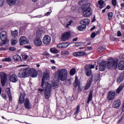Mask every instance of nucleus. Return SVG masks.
Wrapping results in <instances>:
<instances>
[{"label": "nucleus", "mask_w": 124, "mask_h": 124, "mask_svg": "<svg viewBox=\"0 0 124 124\" xmlns=\"http://www.w3.org/2000/svg\"><path fill=\"white\" fill-rule=\"evenodd\" d=\"M1 97L2 98H3L5 100H6L7 99V97L6 96V95L4 93H2Z\"/></svg>", "instance_id": "8fccbe9b"}, {"label": "nucleus", "mask_w": 124, "mask_h": 124, "mask_svg": "<svg viewBox=\"0 0 124 124\" xmlns=\"http://www.w3.org/2000/svg\"><path fill=\"white\" fill-rule=\"evenodd\" d=\"M93 100V91H90L87 100V104H89Z\"/></svg>", "instance_id": "cd10ccee"}, {"label": "nucleus", "mask_w": 124, "mask_h": 124, "mask_svg": "<svg viewBox=\"0 0 124 124\" xmlns=\"http://www.w3.org/2000/svg\"><path fill=\"white\" fill-rule=\"evenodd\" d=\"M70 37V32H65L63 33L61 36L62 41H66Z\"/></svg>", "instance_id": "1a4fd4ad"}, {"label": "nucleus", "mask_w": 124, "mask_h": 124, "mask_svg": "<svg viewBox=\"0 0 124 124\" xmlns=\"http://www.w3.org/2000/svg\"><path fill=\"white\" fill-rule=\"evenodd\" d=\"M94 68V65H86L85 66V73L86 76L90 77L92 75L91 69Z\"/></svg>", "instance_id": "423d86ee"}, {"label": "nucleus", "mask_w": 124, "mask_h": 124, "mask_svg": "<svg viewBox=\"0 0 124 124\" xmlns=\"http://www.w3.org/2000/svg\"><path fill=\"white\" fill-rule=\"evenodd\" d=\"M124 84L122 83L120 86L117 88L116 90V93H121V92H122L124 89Z\"/></svg>", "instance_id": "bb28decb"}, {"label": "nucleus", "mask_w": 124, "mask_h": 124, "mask_svg": "<svg viewBox=\"0 0 124 124\" xmlns=\"http://www.w3.org/2000/svg\"><path fill=\"white\" fill-rule=\"evenodd\" d=\"M106 63L107 62L106 61L102 62L100 63L99 68L100 71H104L105 70V68H106Z\"/></svg>", "instance_id": "2eb2a0df"}, {"label": "nucleus", "mask_w": 124, "mask_h": 124, "mask_svg": "<svg viewBox=\"0 0 124 124\" xmlns=\"http://www.w3.org/2000/svg\"><path fill=\"white\" fill-rule=\"evenodd\" d=\"M11 43L12 45H16L18 43V40H12Z\"/></svg>", "instance_id": "ea45409f"}, {"label": "nucleus", "mask_w": 124, "mask_h": 124, "mask_svg": "<svg viewBox=\"0 0 124 124\" xmlns=\"http://www.w3.org/2000/svg\"><path fill=\"white\" fill-rule=\"evenodd\" d=\"M14 60L16 62H21V61H22L21 57L18 55H16L14 56Z\"/></svg>", "instance_id": "c85d7f7f"}, {"label": "nucleus", "mask_w": 124, "mask_h": 124, "mask_svg": "<svg viewBox=\"0 0 124 124\" xmlns=\"http://www.w3.org/2000/svg\"><path fill=\"white\" fill-rule=\"evenodd\" d=\"M24 106L26 109H31V104L30 103L29 99H26Z\"/></svg>", "instance_id": "aec40b11"}, {"label": "nucleus", "mask_w": 124, "mask_h": 124, "mask_svg": "<svg viewBox=\"0 0 124 124\" xmlns=\"http://www.w3.org/2000/svg\"><path fill=\"white\" fill-rule=\"evenodd\" d=\"M50 14H51V12H48L46 14V16H48L49 15H50Z\"/></svg>", "instance_id": "bf43d9fd"}, {"label": "nucleus", "mask_w": 124, "mask_h": 124, "mask_svg": "<svg viewBox=\"0 0 124 124\" xmlns=\"http://www.w3.org/2000/svg\"><path fill=\"white\" fill-rule=\"evenodd\" d=\"M44 34H45V31L42 30H38L36 32V37H39V38H40V37L43 36Z\"/></svg>", "instance_id": "4be33fe9"}, {"label": "nucleus", "mask_w": 124, "mask_h": 124, "mask_svg": "<svg viewBox=\"0 0 124 124\" xmlns=\"http://www.w3.org/2000/svg\"><path fill=\"white\" fill-rule=\"evenodd\" d=\"M0 78L1 85L2 87H4L5 86V83H6V80H7V75L4 72H0Z\"/></svg>", "instance_id": "0eeeda50"}, {"label": "nucleus", "mask_w": 124, "mask_h": 124, "mask_svg": "<svg viewBox=\"0 0 124 124\" xmlns=\"http://www.w3.org/2000/svg\"><path fill=\"white\" fill-rule=\"evenodd\" d=\"M10 50L11 51H16V48L14 47H11L10 48Z\"/></svg>", "instance_id": "4d7b16f0"}, {"label": "nucleus", "mask_w": 124, "mask_h": 124, "mask_svg": "<svg viewBox=\"0 0 124 124\" xmlns=\"http://www.w3.org/2000/svg\"><path fill=\"white\" fill-rule=\"evenodd\" d=\"M86 25L82 24L81 25L78 26V31H85V30H86Z\"/></svg>", "instance_id": "2f4dec72"}, {"label": "nucleus", "mask_w": 124, "mask_h": 124, "mask_svg": "<svg viewBox=\"0 0 124 124\" xmlns=\"http://www.w3.org/2000/svg\"><path fill=\"white\" fill-rule=\"evenodd\" d=\"M93 81L92 79H89L87 81V84L86 86L84 87V90H89L90 87H91V85H92Z\"/></svg>", "instance_id": "b1692460"}, {"label": "nucleus", "mask_w": 124, "mask_h": 124, "mask_svg": "<svg viewBox=\"0 0 124 124\" xmlns=\"http://www.w3.org/2000/svg\"><path fill=\"white\" fill-rule=\"evenodd\" d=\"M50 62L52 63H55V60H50Z\"/></svg>", "instance_id": "e2e57ef3"}, {"label": "nucleus", "mask_w": 124, "mask_h": 124, "mask_svg": "<svg viewBox=\"0 0 124 124\" xmlns=\"http://www.w3.org/2000/svg\"><path fill=\"white\" fill-rule=\"evenodd\" d=\"M0 39L4 44L8 43L9 41L7 39V32L2 31L0 33Z\"/></svg>", "instance_id": "39448f33"}, {"label": "nucleus", "mask_w": 124, "mask_h": 124, "mask_svg": "<svg viewBox=\"0 0 124 124\" xmlns=\"http://www.w3.org/2000/svg\"><path fill=\"white\" fill-rule=\"evenodd\" d=\"M105 49H106V47H105V46H100L98 48L99 52H103Z\"/></svg>", "instance_id": "58836bf2"}, {"label": "nucleus", "mask_w": 124, "mask_h": 124, "mask_svg": "<svg viewBox=\"0 0 124 124\" xmlns=\"http://www.w3.org/2000/svg\"><path fill=\"white\" fill-rule=\"evenodd\" d=\"M123 79H124V77L122 75H121L117 79V82L118 83H121V82L123 81Z\"/></svg>", "instance_id": "c9c22d12"}, {"label": "nucleus", "mask_w": 124, "mask_h": 124, "mask_svg": "<svg viewBox=\"0 0 124 124\" xmlns=\"http://www.w3.org/2000/svg\"><path fill=\"white\" fill-rule=\"evenodd\" d=\"M7 1L9 5L11 6L12 5H14V4L16 3L17 0H7Z\"/></svg>", "instance_id": "c756f323"}, {"label": "nucleus", "mask_w": 124, "mask_h": 124, "mask_svg": "<svg viewBox=\"0 0 124 124\" xmlns=\"http://www.w3.org/2000/svg\"><path fill=\"white\" fill-rule=\"evenodd\" d=\"M62 54H63V55H69V52H68L66 50H65L62 52Z\"/></svg>", "instance_id": "3c124183"}, {"label": "nucleus", "mask_w": 124, "mask_h": 124, "mask_svg": "<svg viewBox=\"0 0 124 124\" xmlns=\"http://www.w3.org/2000/svg\"><path fill=\"white\" fill-rule=\"evenodd\" d=\"M112 106L113 108H118L121 106V100H116L114 101L113 103Z\"/></svg>", "instance_id": "412c9836"}, {"label": "nucleus", "mask_w": 124, "mask_h": 124, "mask_svg": "<svg viewBox=\"0 0 124 124\" xmlns=\"http://www.w3.org/2000/svg\"><path fill=\"white\" fill-rule=\"evenodd\" d=\"M43 43L45 45H49L51 43V37L49 35H46L43 38Z\"/></svg>", "instance_id": "9d476101"}, {"label": "nucleus", "mask_w": 124, "mask_h": 124, "mask_svg": "<svg viewBox=\"0 0 124 124\" xmlns=\"http://www.w3.org/2000/svg\"><path fill=\"white\" fill-rule=\"evenodd\" d=\"M25 47H26L27 49H31V46H25Z\"/></svg>", "instance_id": "13d9d810"}, {"label": "nucleus", "mask_w": 124, "mask_h": 124, "mask_svg": "<svg viewBox=\"0 0 124 124\" xmlns=\"http://www.w3.org/2000/svg\"><path fill=\"white\" fill-rule=\"evenodd\" d=\"M108 20H112V18H113V13H108Z\"/></svg>", "instance_id": "a19ab883"}, {"label": "nucleus", "mask_w": 124, "mask_h": 124, "mask_svg": "<svg viewBox=\"0 0 124 124\" xmlns=\"http://www.w3.org/2000/svg\"><path fill=\"white\" fill-rule=\"evenodd\" d=\"M31 77L32 78H35L37 76V71L34 69L30 68V75Z\"/></svg>", "instance_id": "f3484780"}, {"label": "nucleus", "mask_w": 124, "mask_h": 124, "mask_svg": "<svg viewBox=\"0 0 124 124\" xmlns=\"http://www.w3.org/2000/svg\"><path fill=\"white\" fill-rule=\"evenodd\" d=\"M22 58L24 59V60H27V59L29 58V56L26 54H24L22 55Z\"/></svg>", "instance_id": "09e8293b"}, {"label": "nucleus", "mask_w": 124, "mask_h": 124, "mask_svg": "<svg viewBox=\"0 0 124 124\" xmlns=\"http://www.w3.org/2000/svg\"><path fill=\"white\" fill-rule=\"evenodd\" d=\"M69 44L68 43H65L62 44V48H66V47H68Z\"/></svg>", "instance_id": "c03bdc74"}, {"label": "nucleus", "mask_w": 124, "mask_h": 124, "mask_svg": "<svg viewBox=\"0 0 124 124\" xmlns=\"http://www.w3.org/2000/svg\"><path fill=\"white\" fill-rule=\"evenodd\" d=\"M80 112V106L78 105L76 108V111L74 113V115H75L76 117L77 116V114Z\"/></svg>", "instance_id": "f704fd0d"}, {"label": "nucleus", "mask_w": 124, "mask_h": 124, "mask_svg": "<svg viewBox=\"0 0 124 124\" xmlns=\"http://www.w3.org/2000/svg\"><path fill=\"white\" fill-rule=\"evenodd\" d=\"M73 55L75 57H81V56L86 55V52L84 51L75 52L73 53Z\"/></svg>", "instance_id": "6ab92c4d"}, {"label": "nucleus", "mask_w": 124, "mask_h": 124, "mask_svg": "<svg viewBox=\"0 0 124 124\" xmlns=\"http://www.w3.org/2000/svg\"><path fill=\"white\" fill-rule=\"evenodd\" d=\"M31 75V68L21 69L19 70L18 77L20 78H27Z\"/></svg>", "instance_id": "7ed1b4c3"}, {"label": "nucleus", "mask_w": 124, "mask_h": 124, "mask_svg": "<svg viewBox=\"0 0 124 124\" xmlns=\"http://www.w3.org/2000/svg\"><path fill=\"white\" fill-rule=\"evenodd\" d=\"M77 40H78V38L77 37L73 39V41H77Z\"/></svg>", "instance_id": "680f3d73"}, {"label": "nucleus", "mask_w": 124, "mask_h": 124, "mask_svg": "<svg viewBox=\"0 0 124 124\" xmlns=\"http://www.w3.org/2000/svg\"><path fill=\"white\" fill-rule=\"evenodd\" d=\"M110 8H111V7L110 6V5H108L107 7H106V9H110Z\"/></svg>", "instance_id": "052dcab7"}, {"label": "nucleus", "mask_w": 124, "mask_h": 124, "mask_svg": "<svg viewBox=\"0 0 124 124\" xmlns=\"http://www.w3.org/2000/svg\"><path fill=\"white\" fill-rule=\"evenodd\" d=\"M33 43L37 47H41V46H42V41L39 37H36L34 39Z\"/></svg>", "instance_id": "9b49d317"}, {"label": "nucleus", "mask_w": 124, "mask_h": 124, "mask_svg": "<svg viewBox=\"0 0 124 124\" xmlns=\"http://www.w3.org/2000/svg\"><path fill=\"white\" fill-rule=\"evenodd\" d=\"M50 78V74L48 73H44L42 79V83L41 85V88L38 89L39 92L40 93L45 92V97L46 99H49L51 96V93H52V88L55 89V88H58L59 87V83L55 82L51 84L52 81L49 82L45 81H48Z\"/></svg>", "instance_id": "f257e3e1"}, {"label": "nucleus", "mask_w": 124, "mask_h": 124, "mask_svg": "<svg viewBox=\"0 0 124 124\" xmlns=\"http://www.w3.org/2000/svg\"><path fill=\"white\" fill-rule=\"evenodd\" d=\"M20 45L21 46L25 45V44H29V40L24 36H21L19 39Z\"/></svg>", "instance_id": "f8f14e48"}, {"label": "nucleus", "mask_w": 124, "mask_h": 124, "mask_svg": "<svg viewBox=\"0 0 124 124\" xmlns=\"http://www.w3.org/2000/svg\"><path fill=\"white\" fill-rule=\"evenodd\" d=\"M10 81L13 83H16L18 82V78L17 75L15 74H13L10 77Z\"/></svg>", "instance_id": "dca6fc26"}, {"label": "nucleus", "mask_w": 124, "mask_h": 124, "mask_svg": "<svg viewBox=\"0 0 124 124\" xmlns=\"http://www.w3.org/2000/svg\"><path fill=\"white\" fill-rule=\"evenodd\" d=\"M73 23V21L72 20H70L69 23L66 25V26H65V28H67L68 29H69L70 27V26H71V24Z\"/></svg>", "instance_id": "37998d69"}, {"label": "nucleus", "mask_w": 124, "mask_h": 124, "mask_svg": "<svg viewBox=\"0 0 124 124\" xmlns=\"http://www.w3.org/2000/svg\"><path fill=\"white\" fill-rule=\"evenodd\" d=\"M115 96H116V92L114 91H110L108 93L107 98L108 100H109V101H111V100H113V99L115 98Z\"/></svg>", "instance_id": "6e6552de"}, {"label": "nucleus", "mask_w": 124, "mask_h": 124, "mask_svg": "<svg viewBox=\"0 0 124 124\" xmlns=\"http://www.w3.org/2000/svg\"><path fill=\"white\" fill-rule=\"evenodd\" d=\"M68 72L66 69L58 70L55 74V77L57 78L58 81H65L67 79Z\"/></svg>", "instance_id": "f03ea898"}, {"label": "nucleus", "mask_w": 124, "mask_h": 124, "mask_svg": "<svg viewBox=\"0 0 124 124\" xmlns=\"http://www.w3.org/2000/svg\"><path fill=\"white\" fill-rule=\"evenodd\" d=\"M8 95L9 96V98L10 100H12V96H11V93H10V89L8 88Z\"/></svg>", "instance_id": "79ce46f5"}, {"label": "nucleus", "mask_w": 124, "mask_h": 124, "mask_svg": "<svg viewBox=\"0 0 124 124\" xmlns=\"http://www.w3.org/2000/svg\"><path fill=\"white\" fill-rule=\"evenodd\" d=\"M96 35V34L94 32V33H93L92 34H91V37L92 38H94L95 37V36Z\"/></svg>", "instance_id": "603ef678"}, {"label": "nucleus", "mask_w": 124, "mask_h": 124, "mask_svg": "<svg viewBox=\"0 0 124 124\" xmlns=\"http://www.w3.org/2000/svg\"><path fill=\"white\" fill-rule=\"evenodd\" d=\"M121 7H124V3H121Z\"/></svg>", "instance_id": "69168bd1"}, {"label": "nucleus", "mask_w": 124, "mask_h": 124, "mask_svg": "<svg viewBox=\"0 0 124 124\" xmlns=\"http://www.w3.org/2000/svg\"><path fill=\"white\" fill-rule=\"evenodd\" d=\"M12 36L15 38L18 37V31H12Z\"/></svg>", "instance_id": "7c9ffc66"}, {"label": "nucleus", "mask_w": 124, "mask_h": 124, "mask_svg": "<svg viewBox=\"0 0 124 124\" xmlns=\"http://www.w3.org/2000/svg\"><path fill=\"white\" fill-rule=\"evenodd\" d=\"M79 84H80V82H79V81L78 80V77H76L74 84V87H75V88L78 87Z\"/></svg>", "instance_id": "473e14b6"}, {"label": "nucleus", "mask_w": 124, "mask_h": 124, "mask_svg": "<svg viewBox=\"0 0 124 124\" xmlns=\"http://www.w3.org/2000/svg\"><path fill=\"white\" fill-rule=\"evenodd\" d=\"M107 67L109 69L117 68L118 67V62L115 61L113 58H109L108 60Z\"/></svg>", "instance_id": "20e7f679"}, {"label": "nucleus", "mask_w": 124, "mask_h": 124, "mask_svg": "<svg viewBox=\"0 0 124 124\" xmlns=\"http://www.w3.org/2000/svg\"><path fill=\"white\" fill-rule=\"evenodd\" d=\"M25 96H26V94H25L24 93H20V96L18 100V101L20 104L24 103V102L25 101Z\"/></svg>", "instance_id": "a211bd4d"}, {"label": "nucleus", "mask_w": 124, "mask_h": 124, "mask_svg": "<svg viewBox=\"0 0 124 124\" xmlns=\"http://www.w3.org/2000/svg\"><path fill=\"white\" fill-rule=\"evenodd\" d=\"M50 51L52 54H57L58 52V49H56L55 47L50 48Z\"/></svg>", "instance_id": "72a5a7b5"}, {"label": "nucleus", "mask_w": 124, "mask_h": 124, "mask_svg": "<svg viewBox=\"0 0 124 124\" xmlns=\"http://www.w3.org/2000/svg\"><path fill=\"white\" fill-rule=\"evenodd\" d=\"M52 69H56V67L55 66H52L51 67Z\"/></svg>", "instance_id": "0e129e2a"}, {"label": "nucleus", "mask_w": 124, "mask_h": 124, "mask_svg": "<svg viewBox=\"0 0 124 124\" xmlns=\"http://www.w3.org/2000/svg\"><path fill=\"white\" fill-rule=\"evenodd\" d=\"M121 29H122V30H124V25H122L121 26Z\"/></svg>", "instance_id": "338daca9"}, {"label": "nucleus", "mask_w": 124, "mask_h": 124, "mask_svg": "<svg viewBox=\"0 0 124 124\" xmlns=\"http://www.w3.org/2000/svg\"><path fill=\"white\" fill-rule=\"evenodd\" d=\"M79 4L82 5V10H86V9H91V3H88L87 4L84 3L83 1H81L79 2Z\"/></svg>", "instance_id": "4468645a"}, {"label": "nucleus", "mask_w": 124, "mask_h": 124, "mask_svg": "<svg viewBox=\"0 0 124 124\" xmlns=\"http://www.w3.org/2000/svg\"><path fill=\"white\" fill-rule=\"evenodd\" d=\"M11 59L9 57L3 59L2 61V62H11Z\"/></svg>", "instance_id": "a18cd8bd"}, {"label": "nucleus", "mask_w": 124, "mask_h": 124, "mask_svg": "<svg viewBox=\"0 0 124 124\" xmlns=\"http://www.w3.org/2000/svg\"><path fill=\"white\" fill-rule=\"evenodd\" d=\"M75 73H76V69L75 68H73L70 70V75H74Z\"/></svg>", "instance_id": "4c0bfd02"}, {"label": "nucleus", "mask_w": 124, "mask_h": 124, "mask_svg": "<svg viewBox=\"0 0 124 124\" xmlns=\"http://www.w3.org/2000/svg\"><path fill=\"white\" fill-rule=\"evenodd\" d=\"M4 4V0H0V7Z\"/></svg>", "instance_id": "de8ad7c7"}, {"label": "nucleus", "mask_w": 124, "mask_h": 124, "mask_svg": "<svg viewBox=\"0 0 124 124\" xmlns=\"http://www.w3.org/2000/svg\"><path fill=\"white\" fill-rule=\"evenodd\" d=\"M82 15L84 17H85L86 18H88L91 16L92 11H91V9L84 10V11L83 12Z\"/></svg>", "instance_id": "ddd939ff"}, {"label": "nucleus", "mask_w": 124, "mask_h": 124, "mask_svg": "<svg viewBox=\"0 0 124 124\" xmlns=\"http://www.w3.org/2000/svg\"><path fill=\"white\" fill-rule=\"evenodd\" d=\"M105 11H106V8L102 10L103 13H104V12H105Z\"/></svg>", "instance_id": "774afa93"}, {"label": "nucleus", "mask_w": 124, "mask_h": 124, "mask_svg": "<svg viewBox=\"0 0 124 124\" xmlns=\"http://www.w3.org/2000/svg\"><path fill=\"white\" fill-rule=\"evenodd\" d=\"M112 4L113 6L117 5V0H112Z\"/></svg>", "instance_id": "49530a36"}, {"label": "nucleus", "mask_w": 124, "mask_h": 124, "mask_svg": "<svg viewBox=\"0 0 124 124\" xmlns=\"http://www.w3.org/2000/svg\"><path fill=\"white\" fill-rule=\"evenodd\" d=\"M57 47L58 48H62V44H60L59 45H57Z\"/></svg>", "instance_id": "5fc2aeb1"}, {"label": "nucleus", "mask_w": 124, "mask_h": 124, "mask_svg": "<svg viewBox=\"0 0 124 124\" xmlns=\"http://www.w3.org/2000/svg\"><path fill=\"white\" fill-rule=\"evenodd\" d=\"M104 3V2L103 0H99L98 1V4H99V7L100 8H103V4Z\"/></svg>", "instance_id": "e433bc0d"}, {"label": "nucleus", "mask_w": 124, "mask_h": 124, "mask_svg": "<svg viewBox=\"0 0 124 124\" xmlns=\"http://www.w3.org/2000/svg\"><path fill=\"white\" fill-rule=\"evenodd\" d=\"M118 68L119 70H124V61H121L118 64Z\"/></svg>", "instance_id": "393cba45"}, {"label": "nucleus", "mask_w": 124, "mask_h": 124, "mask_svg": "<svg viewBox=\"0 0 124 124\" xmlns=\"http://www.w3.org/2000/svg\"><path fill=\"white\" fill-rule=\"evenodd\" d=\"M50 108L48 107H45L44 109V114L45 116H48L50 113Z\"/></svg>", "instance_id": "a878e982"}, {"label": "nucleus", "mask_w": 124, "mask_h": 124, "mask_svg": "<svg viewBox=\"0 0 124 124\" xmlns=\"http://www.w3.org/2000/svg\"><path fill=\"white\" fill-rule=\"evenodd\" d=\"M80 24H81V25H84V26L89 25V24H90V19H83L80 21Z\"/></svg>", "instance_id": "5701e85b"}, {"label": "nucleus", "mask_w": 124, "mask_h": 124, "mask_svg": "<svg viewBox=\"0 0 124 124\" xmlns=\"http://www.w3.org/2000/svg\"><path fill=\"white\" fill-rule=\"evenodd\" d=\"M122 35V33L121 32V31H119L117 32V36L120 37Z\"/></svg>", "instance_id": "6e6d98bb"}, {"label": "nucleus", "mask_w": 124, "mask_h": 124, "mask_svg": "<svg viewBox=\"0 0 124 124\" xmlns=\"http://www.w3.org/2000/svg\"><path fill=\"white\" fill-rule=\"evenodd\" d=\"M75 45L77 47H78V46H80V45H81V43L78 42V43H76Z\"/></svg>", "instance_id": "864d4df0"}]
</instances>
